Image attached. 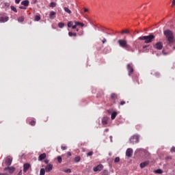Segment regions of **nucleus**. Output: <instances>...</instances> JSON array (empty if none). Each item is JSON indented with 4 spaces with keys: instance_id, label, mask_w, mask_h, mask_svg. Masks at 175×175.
I'll use <instances>...</instances> for the list:
<instances>
[{
    "instance_id": "1",
    "label": "nucleus",
    "mask_w": 175,
    "mask_h": 175,
    "mask_svg": "<svg viewBox=\"0 0 175 175\" xmlns=\"http://www.w3.org/2000/svg\"><path fill=\"white\" fill-rule=\"evenodd\" d=\"M164 35L169 42V44H172V43H174V36L173 35V31L167 29L164 31Z\"/></svg>"
},
{
    "instance_id": "2",
    "label": "nucleus",
    "mask_w": 175,
    "mask_h": 175,
    "mask_svg": "<svg viewBox=\"0 0 175 175\" xmlns=\"http://www.w3.org/2000/svg\"><path fill=\"white\" fill-rule=\"evenodd\" d=\"M139 39V40H145V43H151L155 39V36L150 34L149 36H141Z\"/></svg>"
},
{
    "instance_id": "3",
    "label": "nucleus",
    "mask_w": 175,
    "mask_h": 175,
    "mask_svg": "<svg viewBox=\"0 0 175 175\" xmlns=\"http://www.w3.org/2000/svg\"><path fill=\"white\" fill-rule=\"evenodd\" d=\"M118 43L120 47H122V49H126V50H129V49H131V46L128 44V41H126V40H118Z\"/></svg>"
},
{
    "instance_id": "4",
    "label": "nucleus",
    "mask_w": 175,
    "mask_h": 175,
    "mask_svg": "<svg viewBox=\"0 0 175 175\" xmlns=\"http://www.w3.org/2000/svg\"><path fill=\"white\" fill-rule=\"evenodd\" d=\"M130 143L131 144H135L136 143H139V135H134L130 138Z\"/></svg>"
},
{
    "instance_id": "5",
    "label": "nucleus",
    "mask_w": 175,
    "mask_h": 175,
    "mask_svg": "<svg viewBox=\"0 0 175 175\" xmlns=\"http://www.w3.org/2000/svg\"><path fill=\"white\" fill-rule=\"evenodd\" d=\"M74 26H72V29H76V28H77V26L79 27H84V23H81V22H78V21H74Z\"/></svg>"
},
{
    "instance_id": "6",
    "label": "nucleus",
    "mask_w": 175,
    "mask_h": 175,
    "mask_svg": "<svg viewBox=\"0 0 175 175\" xmlns=\"http://www.w3.org/2000/svg\"><path fill=\"white\" fill-rule=\"evenodd\" d=\"M103 169V165L99 164L98 165L94 167L93 170L94 172H100Z\"/></svg>"
},
{
    "instance_id": "7",
    "label": "nucleus",
    "mask_w": 175,
    "mask_h": 175,
    "mask_svg": "<svg viewBox=\"0 0 175 175\" xmlns=\"http://www.w3.org/2000/svg\"><path fill=\"white\" fill-rule=\"evenodd\" d=\"M127 70L129 71V76H131V73H133V66L132 64H127Z\"/></svg>"
},
{
    "instance_id": "8",
    "label": "nucleus",
    "mask_w": 175,
    "mask_h": 175,
    "mask_svg": "<svg viewBox=\"0 0 175 175\" xmlns=\"http://www.w3.org/2000/svg\"><path fill=\"white\" fill-rule=\"evenodd\" d=\"M154 47L157 50H162V49L163 48V44H162V42H159L154 46Z\"/></svg>"
},
{
    "instance_id": "9",
    "label": "nucleus",
    "mask_w": 175,
    "mask_h": 175,
    "mask_svg": "<svg viewBox=\"0 0 175 175\" xmlns=\"http://www.w3.org/2000/svg\"><path fill=\"white\" fill-rule=\"evenodd\" d=\"M133 154V150L131 148H128L126 151V156L129 157V158H131L132 157V154Z\"/></svg>"
},
{
    "instance_id": "10",
    "label": "nucleus",
    "mask_w": 175,
    "mask_h": 175,
    "mask_svg": "<svg viewBox=\"0 0 175 175\" xmlns=\"http://www.w3.org/2000/svg\"><path fill=\"white\" fill-rule=\"evenodd\" d=\"M4 170H5V172L8 170L9 173H10L12 174V173H14L16 168H14V167H7L4 168Z\"/></svg>"
},
{
    "instance_id": "11",
    "label": "nucleus",
    "mask_w": 175,
    "mask_h": 175,
    "mask_svg": "<svg viewBox=\"0 0 175 175\" xmlns=\"http://www.w3.org/2000/svg\"><path fill=\"white\" fill-rule=\"evenodd\" d=\"M31 167V164L29 163H25L23 165V172L24 173H27L28 172V170Z\"/></svg>"
},
{
    "instance_id": "12",
    "label": "nucleus",
    "mask_w": 175,
    "mask_h": 175,
    "mask_svg": "<svg viewBox=\"0 0 175 175\" xmlns=\"http://www.w3.org/2000/svg\"><path fill=\"white\" fill-rule=\"evenodd\" d=\"M53 170V165L52 164H48L45 167V172L46 173H49Z\"/></svg>"
},
{
    "instance_id": "13",
    "label": "nucleus",
    "mask_w": 175,
    "mask_h": 175,
    "mask_svg": "<svg viewBox=\"0 0 175 175\" xmlns=\"http://www.w3.org/2000/svg\"><path fill=\"white\" fill-rule=\"evenodd\" d=\"M12 158L7 157L5 161V164L6 165V166H10V165H12Z\"/></svg>"
},
{
    "instance_id": "14",
    "label": "nucleus",
    "mask_w": 175,
    "mask_h": 175,
    "mask_svg": "<svg viewBox=\"0 0 175 175\" xmlns=\"http://www.w3.org/2000/svg\"><path fill=\"white\" fill-rule=\"evenodd\" d=\"M46 157L47 154H46V153H42L38 157V161H43V159H46Z\"/></svg>"
},
{
    "instance_id": "15",
    "label": "nucleus",
    "mask_w": 175,
    "mask_h": 175,
    "mask_svg": "<svg viewBox=\"0 0 175 175\" xmlns=\"http://www.w3.org/2000/svg\"><path fill=\"white\" fill-rule=\"evenodd\" d=\"M109 121V118L105 116L103 117L102 119V124L103 125H107V122Z\"/></svg>"
},
{
    "instance_id": "16",
    "label": "nucleus",
    "mask_w": 175,
    "mask_h": 175,
    "mask_svg": "<svg viewBox=\"0 0 175 175\" xmlns=\"http://www.w3.org/2000/svg\"><path fill=\"white\" fill-rule=\"evenodd\" d=\"M55 14H57V13H55V12H54V11L51 12L49 14V18L51 20H54V18H55Z\"/></svg>"
},
{
    "instance_id": "17",
    "label": "nucleus",
    "mask_w": 175,
    "mask_h": 175,
    "mask_svg": "<svg viewBox=\"0 0 175 175\" xmlns=\"http://www.w3.org/2000/svg\"><path fill=\"white\" fill-rule=\"evenodd\" d=\"M9 17L8 16H1L0 17V23H6V21H8Z\"/></svg>"
},
{
    "instance_id": "18",
    "label": "nucleus",
    "mask_w": 175,
    "mask_h": 175,
    "mask_svg": "<svg viewBox=\"0 0 175 175\" xmlns=\"http://www.w3.org/2000/svg\"><path fill=\"white\" fill-rule=\"evenodd\" d=\"M148 163H150V161H148L141 163H140L141 169H144V167H146V166H147V165H148Z\"/></svg>"
},
{
    "instance_id": "19",
    "label": "nucleus",
    "mask_w": 175,
    "mask_h": 175,
    "mask_svg": "<svg viewBox=\"0 0 175 175\" xmlns=\"http://www.w3.org/2000/svg\"><path fill=\"white\" fill-rule=\"evenodd\" d=\"M111 99H112V100H117V99H118V96L116 93H112L111 94Z\"/></svg>"
},
{
    "instance_id": "20",
    "label": "nucleus",
    "mask_w": 175,
    "mask_h": 175,
    "mask_svg": "<svg viewBox=\"0 0 175 175\" xmlns=\"http://www.w3.org/2000/svg\"><path fill=\"white\" fill-rule=\"evenodd\" d=\"M75 22L73 21H69L67 24V27L68 28H72L73 29V27L75 26Z\"/></svg>"
},
{
    "instance_id": "21",
    "label": "nucleus",
    "mask_w": 175,
    "mask_h": 175,
    "mask_svg": "<svg viewBox=\"0 0 175 175\" xmlns=\"http://www.w3.org/2000/svg\"><path fill=\"white\" fill-rule=\"evenodd\" d=\"M21 5H23V6H29V1L24 0L21 2Z\"/></svg>"
},
{
    "instance_id": "22",
    "label": "nucleus",
    "mask_w": 175,
    "mask_h": 175,
    "mask_svg": "<svg viewBox=\"0 0 175 175\" xmlns=\"http://www.w3.org/2000/svg\"><path fill=\"white\" fill-rule=\"evenodd\" d=\"M64 10L66 12V13H68V14H72V11L69 8L64 7Z\"/></svg>"
},
{
    "instance_id": "23",
    "label": "nucleus",
    "mask_w": 175,
    "mask_h": 175,
    "mask_svg": "<svg viewBox=\"0 0 175 175\" xmlns=\"http://www.w3.org/2000/svg\"><path fill=\"white\" fill-rule=\"evenodd\" d=\"M25 17L24 16H19L18 18V23H24V20H25Z\"/></svg>"
},
{
    "instance_id": "24",
    "label": "nucleus",
    "mask_w": 175,
    "mask_h": 175,
    "mask_svg": "<svg viewBox=\"0 0 175 175\" xmlns=\"http://www.w3.org/2000/svg\"><path fill=\"white\" fill-rule=\"evenodd\" d=\"M116 117H117V113L116 111H113L111 113V120H115Z\"/></svg>"
},
{
    "instance_id": "25",
    "label": "nucleus",
    "mask_w": 175,
    "mask_h": 175,
    "mask_svg": "<svg viewBox=\"0 0 175 175\" xmlns=\"http://www.w3.org/2000/svg\"><path fill=\"white\" fill-rule=\"evenodd\" d=\"M154 173H156V174H162V173H163V171H162V170L161 169H158L154 170Z\"/></svg>"
},
{
    "instance_id": "26",
    "label": "nucleus",
    "mask_w": 175,
    "mask_h": 175,
    "mask_svg": "<svg viewBox=\"0 0 175 175\" xmlns=\"http://www.w3.org/2000/svg\"><path fill=\"white\" fill-rule=\"evenodd\" d=\"M57 27L59 28H64V27H65V23L60 22L58 23Z\"/></svg>"
},
{
    "instance_id": "27",
    "label": "nucleus",
    "mask_w": 175,
    "mask_h": 175,
    "mask_svg": "<svg viewBox=\"0 0 175 175\" xmlns=\"http://www.w3.org/2000/svg\"><path fill=\"white\" fill-rule=\"evenodd\" d=\"M68 36H70V37H72V36H77V33H72V31H69L68 32Z\"/></svg>"
},
{
    "instance_id": "28",
    "label": "nucleus",
    "mask_w": 175,
    "mask_h": 175,
    "mask_svg": "<svg viewBox=\"0 0 175 175\" xmlns=\"http://www.w3.org/2000/svg\"><path fill=\"white\" fill-rule=\"evenodd\" d=\"M46 173V170H44V168H42L40 171V175H44Z\"/></svg>"
},
{
    "instance_id": "29",
    "label": "nucleus",
    "mask_w": 175,
    "mask_h": 175,
    "mask_svg": "<svg viewBox=\"0 0 175 175\" xmlns=\"http://www.w3.org/2000/svg\"><path fill=\"white\" fill-rule=\"evenodd\" d=\"M10 9H11V10H12V12L17 13V8H16V7L11 5Z\"/></svg>"
},
{
    "instance_id": "30",
    "label": "nucleus",
    "mask_w": 175,
    "mask_h": 175,
    "mask_svg": "<svg viewBox=\"0 0 175 175\" xmlns=\"http://www.w3.org/2000/svg\"><path fill=\"white\" fill-rule=\"evenodd\" d=\"M81 158H80V157H76L74 159L75 162L76 163H79L81 161Z\"/></svg>"
},
{
    "instance_id": "31",
    "label": "nucleus",
    "mask_w": 175,
    "mask_h": 175,
    "mask_svg": "<svg viewBox=\"0 0 175 175\" xmlns=\"http://www.w3.org/2000/svg\"><path fill=\"white\" fill-rule=\"evenodd\" d=\"M29 125H31V126H35V125H36V122L35 120H31L29 122Z\"/></svg>"
},
{
    "instance_id": "32",
    "label": "nucleus",
    "mask_w": 175,
    "mask_h": 175,
    "mask_svg": "<svg viewBox=\"0 0 175 175\" xmlns=\"http://www.w3.org/2000/svg\"><path fill=\"white\" fill-rule=\"evenodd\" d=\"M55 6H57V3H55V2H51L50 3V7L51 8H55Z\"/></svg>"
},
{
    "instance_id": "33",
    "label": "nucleus",
    "mask_w": 175,
    "mask_h": 175,
    "mask_svg": "<svg viewBox=\"0 0 175 175\" xmlns=\"http://www.w3.org/2000/svg\"><path fill=\"white\" fill-rule=\"evenodd\" d=\"M121 33H122V35H124V33L129 34L130 32H129V30H123L121 31Z\"/></svg>"
},
{
    "instance_id": "34",
    "label": "nucleus",
    "mask_w": 175,
    "mask_h": 175,
    "mask_svg": "<svg viewBox=\"0 0 175 175\" xmlns=\"http://www.w3.org/2000/svg\"><path fill=\"white\" fill-rule=\"evenodd\" d=\"M40 16L36 15L35 16V21H40Z\"/></svg>"
},
{
    "instance_id": "35",
    "label": "nucleus",
    "mask_w": 175,
    "mask_h": 175,
    "mask_svg": "<svg viewBox=\"0 0 175 175\" xmlns=\"http://www.w3.org/2000/svg\"><path fill=\"white\" fill-rule=\"evenodd\" d=\"M57 161H58L59 163H62V157H61V156H58Z\"/></svg>"
},
{
    "instance_id": "36",
    "label": "nucleus",
    "mask_w": 175,
    "mask_h": 175,
    "mask_svg": "<svg viewBox=\"0 0 175 175\" xmlns=\"http://www.w3.org/2000/svg\"><path fill=\"white\" fill-rule=\"evenodd\" d=\"M94 155V152L91 151L87 153V157H92Z\"/></svg>"
},
{
    "instance_id": "37",
    "label": "nucleus",
    "mask_w": 175,
    "mask_h": 175,
    "mask_svg": "<svg viewBox=\"0 0 175 175\" xmlns=\"http://www.w3.org/2000/svg\"><path fill=\"white\" fill-rule=\"evenodd\" d=\"M64 173H72V170L67 169L64 170Z\"/></svg>"
},
{
    "instance_id": "38",
    "label": "nucleus",
    "mask_w": 175,
    "mask_h": 175,
    "mask_svg": "<svg viewBox=\"0 0 175 175\" xmlns=\"http://www.w3.org/2000/svg\"><path fill=\"white\" fill-rule=\"evenodd\" d=\"M114 162L116 163H118V162H120V157H116Z\"/></svg>"
},
{
    "instance_id": "39",
    "label": "nucleus",
    "mask_w": 175,
    "mask_h": 175,
    "mask_svg": "<svg viewBox=\"0 0 175 175\" xmlns=\"http://www.w3.org/2000/svg\"><path fill=\"white\" fill-rule=\"evenodd\" d=\"M125 103H126L125 101L121 100L120 103V106H124V105H125Z\"/></svg>"
},
{
    "instance_id": "40",
    "label": "nucleus",
    "mask_w": 175,
    "mask_h": 175,
    "mask_svg": "<svg viewBox=\"0 0 175 175\" xmlns=\"http://www.w3.org/2000/svg\"><path fill=\"white\" fill-rule=\"evenodd\" d=\"M66 154L68 157H72V153L70 152H68Z\"/></svg>"
},
{
    "instance_id": "41",
    "label": "nucleus",
    "mask_w": 175,
    "mask_h": 175,
    "mask_svg": "<svg viewBox=\"0 0 175 175\" xmlns=\"http://www.w3.org/2000/svg\"><path fill=\"white\" fill-rule=\"evenodd\" d=\"M171 152H175V147L172 148Z\"/></svg>"
},
{
    "instance_id": "42",
    "label": "nucleus",
    "mask_w": 175,
    "mask_h": 175,
    "mask_svg": "<svg viewBox=\"0 0 175 175\" xmlns=\"http://www.w3.org/2000/svg\"><path fill=\"white\" fill-rule=\"evenodd\" d=\"M17 175H23V170H20Z\"/></svg>"
},
{
    "instance_id": "43",
    "label": "nucleus",
    "mask_w": 175,
    "mask_h": 175,
    "mask_svg": "<svg viewBox=\"0 0 175 175\" xmlns=\"http://www.w3.org/2000/svg\"><path fill=\"white\" fill-rule=\"evenodd\" d=\"M20 9H22V10H27V8H25V7H24V6H21V7H20Z\"/></svg>"
},
{
    "instance_id": "44",
    "label": "nucleus",
    "mask_w": 175,
    "mask_h": 175,
    "mask_svg": "<svg viewBox=\"0 0 175 175\" xmlns=\"http://www.w3.org/2000/svg\"><path fill=\"white\" fill-rule=\"evenodd\" d=\"M21 1V0H15V3L17 4L20 3Z\"/></svg>"
},
{
    "instance_id": "45",
    "label": "nucleus",
    "mask_w": 175,
    "mask_h": 175,
    "mask_svg": "<svg viewBox=\"0 0 175 175\" xmlns=\"http://www.w3.org/2000/svg\"><path fill=\"white\" fill-rule=\"evenodd\" d=\"M68 148L66 146H62V150H66Z\"/></svg>"
},
{
    "instance_id": "46",
    "label": "nucleus",
    "mask_w": 175,
    "mask_h": 175,
    "mask_svg": "<svg viewBox=\"0 0 175 175\" xmlns=\"http://www.w3.org/2000/svg\"><path fill=\"white\" fill-rule=\"evenodd\" d=\"M102 42H103V44L106 43V42H107L106 38H104V39L102 40Z\"/></svg>"
},
{
    "instance_id": "47",
    "label": "nucleus",
    "mask_w": 175,
    "mask_h": 175,
    "mask_svg": "<svg viewBox=\"0 0 175 175\" xmlns=\"http://www.w3.org/2000/svg\"><path fill=\"white\" fill-rule=\"evenodd\" d=\"M174 5H175V0H173V1H172V6L173 7V6H174Z\"/></svg>"
},
{
    "instance_id": "48",
    "label": "nucleus",
    "mask_w": 175,
    "mask_h": 175,
    "mask_svg": "<svg viewBox=\"0 0 175 175\" xmlns=\"http://www.w3.org/2000/svg\"><path fill=\"white\" fill-rule=\"evenodd\" d=\"M84 12H85V13H87V12H88V9L84 8Z\"/></svg>"
},
{
    "instance_id": "49",
    "label": "nucleus",
    "mask_w": 175,
    "mask_h": 175,
    "mask_svg": "<svg viewBox=\"0 0 175 175\" xmlns=\"http://www.w3.org/2000/svg\"><path fill=\"white\" fill-rule=\"evenodd\" d=\"M31 3H36V0H32Z\"/></svg>"
},
{
    "instance_id": "50",
    "label": "nucleus",
    "mask_w": 175,
    "mask_h": 175,
    "mask_svg": "<svg viewBox=\"0 0 175 175\" xmlns=\"http://www.w3.org/2000/svg\"><path fill=\"white\" fill-rule=\"evenodd\" d=\"M0 175H8L6 173H0Z\"/></svg>"
},
{
    "instance_id": "51",
    "label": "nucleus",
    "mask_w": 175,
    "mask_h": 175,
    "mask_svg": "<svg viewBox=\"0 0 175 175\" xmlns=\"http://www.w3.org/2000/svg\"><path fill=\"white\" fill-rule=\"evenodd\" d=\"M45 163H49V160H44Z\"/></svg>"
},
{
    "instance_id": "52",
    "label": "nucleus",
    "mask_w": 175,
    "mask_h": 175,
    "mask_svg": "<svg viewBox=\"0 0 175 175\" xmlns=\"http://www.w3.org/2000/svg\"><path fill=\"white\" fill-rule=\"evenodd\" d=\"M76 31L77 32H79V29H77V27H76Z\"/></svg>"
},
{
    "instance_id": "53",
    "label": "nucleus",
    "mask_w": 175,
    "mask_h": 175,
    "mask_svg": "<svg viewBox=\"0 0 175 175\" xmlns=\"http://www.w3.org/2000/svg\"><path fill=\"white\" fill-rule=\"evenodd\" d=\"M173 49L175 50V46H174Z\"/></svg>"
}]
</instances>
